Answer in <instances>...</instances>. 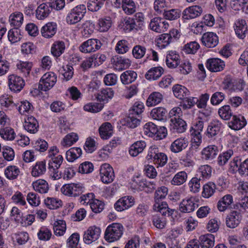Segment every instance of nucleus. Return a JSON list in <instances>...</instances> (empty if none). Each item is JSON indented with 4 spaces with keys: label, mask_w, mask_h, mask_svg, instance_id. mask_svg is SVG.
Segmentation results:
<instances>
[{
    "label": "nucleus",
    "mask_w": 248,
    "mask_h": 248,
    "mask_svg": "<svg viewBox=\"0 0 248 248\" xmlns=\"http://www.w3.org/2000/svg\"><path fill=\"white\" fill-rule=\"evenodd\" d=\"M124 231L123 226L118 223L109 225L105 232V240L109 242L117 241L122 237Z\"/></svg>",
    "instance_id": "f257e3e1"
},
{
    "label": "nucleus",
    "mask_w": 248,
    "mask_h": 248,
    "mask_svg": "<svg viewBox=\"0 0 248 248\" xmlns=\"http://www.w3.org/2000/svg\"><path fill=\"white\" fill-rule=\"evenodd\" d=\"M146 157L147 160L153 161L157 167L165 166L168 161L167 155L159 152L158 148L155 145L150 147Z\"/></svg>",
    "instance_id": "f03ea898"
},
{
    "label": "nucleus",
    "mask_w": 248,
    "mask_h": 248,
    "mask_svg": "<svg viewBox=\"0 0 248 248\" xmlns=\"http://www.w3.org/2000/svg\"><path fill=\"white\" fill-rule=\"evenodd\" d=\"M86 13V7L84 4H80L72 9L67 14L66 20L69 24H75L79 22Z\"/></svg>",
    "instance_id": "7ed1b4c3"
},
{
    "label": "nucleus",
    "mask_w": 248,
    "mask_h": 248,
    "mask_svg": "<svg viewBox=\"0 0 248 248\" xmlns=\"http://www.w3.org/2000/svg\"><path fill=\"white\" fill-rule=\"evenodd\" d=\"M57 80V75L52 72L45 73L40 80L38 89L41 91H47L51 89Z\"/></svg>",
    "instance_id": "20e7f679"
},
{
    "label": "nucleus",
    "mask_w": 248,
    "mask_h": 248,
    "mask_svg": "<svg viewBox=\"0 0 248 248\" xmlns=\"http://www.w3.org/2000/svg\"><path fill=\"white\" fill-rule=\"evenodd\" d=\"M63 160L62 155H58L56 157L49 159L48 162V172L49 176L53 180L60 179V174L59 169Z\"/></svg>",
    "instance_id": "39448f33"
},
{
    "label": "nucleus",
    "mask_w": 248,
    "mask_h": 248,
    "mask_svg": "<svg viewBox=\"0 0 248 248\" xmlns=\"http://www.w3.org/2000/svg\"><path fill=\"white\" fill-rule=\"evenodd\" d=\"M102 44L97 39H89L83 42L80 46L79 50L84 53H91L99 50Z\"/></svg>",
    "instance_id": "423d86ee"
},
{
    "label": "nucleus",
    "mask_w": 248,
    "mask_h": 248,
    "mask_svg": "<svg viewBox=\"0 0 248 248\" xmlns=\"http://www.w3.org/2000/svg\"><path fill=\"white\" fill-rule=\"evenodd\" d=\"M100 175L101 181L104 184L112 183L115 177L112 167L107 163H104L101 166Z\"/></svg>",
    "instance_id": "0eeeda50"
},
{
    "label": "nucleus",
    "mask_w": 248,
    "mask_h": 248,
    "mask_svg": "<svg viewBox=\"0 0 248 248\" xmlns=\"http://www.w3.org/2000/svg\"><path fill=\"white\" fill-rule=\"evenodd\" d=\"M84 187L80 184H69L64 185L61 188L62 192L65 195L76 197L82 193Z\"/></svg>",
    "instance_id": "6e6552de"
},
{
    "label": "nucleus",
    "mask_w": 248,
    "mask_h": 248,
    "mask_svg": "<svg viewBox=\"0 0 248 248\" xmlns=\"http://www.w3.org/2000/svg\"><path fill=\"white\" fill-rule=\"evenodd\" d=\"M242 216L240 212L233 210L229 213L225 218V224L228 228L234 229L241 223Z\"/></svg>",
    "instance_id": "1a4fd4ad"
},
{
    "label": "nucleus",
    "mask_w": 248,
    "mask_h": 248,
    "mask_svg": "<svg viewBox=\"0 0 248 248\" xmlns=\"http://www.w3.org/2000/svg\"><path fill=\"white\" fill-rule=\"evenodd\" d=\"M197 202L196 198L193 197L186 198L180 203L179 210L183 213L192 212L198 207Z\"/></svg>",
    "instance_id": "9d476101"
},
{
    "label": "nucleus",
    "mask_w": 248,
    "mask_h": 248,
    "mask_svg": "<svg viewBox=\"0 0 248 248\" xmlns=\"http://www.w3.org/2000/svg\"><path fill=\"white\" fill-rule=\"evenodd\" d=\"M101 233L100 228L95 226L90 227L84 232L83 235L84 242L87 244H90L92 242L97 240Z\"/></svg>",
    "instance_id": "9b49d317"
},
{
    "label": "nucleus",
    "mask_w": 248,
    "mask_h": 248,
    "mask_svg": "<svg viewBox=\"0 0 248 248\" xmlns=\"http://www.w3.org/2000/svg\"><path fill=\"white\" fill-rule=\"evenodd\" d=\"M8 86L10 89L15 93L20 92L25 86V81L20 77L16 75L8 76Z\"/></svg>",
    "instance_id": "f8f14e48"
},
{
    "label": "nucleus",
    "mask_w": 248,
    "mask_h": 248,
    "mask_svg": "<svg viewBox=\"0 0 248 248\" xmlns=\"http://www.w3.org/2000/svg\"><path fill=\"white\" fill-rule=\"evenodd\" d=\"M202 44L207 47H214L218 44V38L217 34L213 32L204 33L201 39Z\"/></svg>",
    "instance_id": "ddd939ff"
},
{
    "label": "nucleus",
    "mask_w": 248,
    "mask_h": 248,
    "mask_svg": "<svg viewBox=\"0 0 248 248\" xmlns=\"http://www.w3.org/2000/svg\"><path fill=\"white\" fill-rule=\"evenodd\" d=\"M134 202V199L132 197L124 196L116 202L114 207L117 211L121 212L132 207Z\"/></svg>",
    "instance_id": "4468645a"
},
{
    "label": "nucleus",
    "mask_w": 248,
    "mask_h": 248,
    "mask_svg": "<svg viewBox=\"0 0 248 248\" xmlns=\"http://www.w3.org/2000/svg\"><path fill=\"white\" fill-rule=\"evenodd\" d=\"M51 4L48 2L40 4L35 11V16L38 20H44L47 18L51 13Z\"/></svg>",
    "instance_id": "2eb2a0df"
},
{
    "label": "nucleus",
    "mask_w": 248,
    "mask_h": 248,
    "mask_svg": "<svg viewBox=\"0 0 248 248\" xmlns=\"http://www.w3.org/2000/svg\"><path fill=\"white\" fill-rule=\"evenodd\" d=\"M225 62L218 58H211L206 62L207 68L213 72H220L223 70L225 67Z\"/></svg>",
    "instance_id": "dca6fc26"
},
{
    "label": "nucleus",
    "mask_w": 248,
    "mask_h": 248,
    "mask_svg": "<svg viewBox=\"0 0 248 248\" xmlns=\"http://www.w3.org/2000/svg\"><path fill=\"white\" fill-rule=\"evenodd\" d=\"M247 124V121L243 116L233 115L232 120L228 123V126L232 130H239L244 127Z\"/></svg>",
    "instance_id": "f3484780"
},
{
    "label": "nucleus",
    "mask_w": 248,
    "mask_h": 248,
    "mask_svg": "<svg viewBox=\"0 0 248 248\" xmlns=\"http://www.w3.org/2000/svg\"><path fill=\"white\" fill-rule=\"evenodd\" d=\"M202 12V8L198 5L189 7L183 12L184 18L186 19H192L200 16Z\"/></svg>",
    "instance_id": "a211bd4d"
},
{
    "label": "nucleus",
    "mask_w": 248,
    "mask_h": 248,
    "mask_svg": "<svg viewBox=\"0 0 248 248\" xmlns=\"http://www.w3.org/2000/svg\"><path fill=\"white\" fill-rule=\"evenodd\" d=\"M166 63L168 67L174 68L180 63V56L175 51H170L166 56Z\"/></svg>",
    "instance_id": "6ab92c4d"
},
{
    "label": "nucleus",
    "mask_w": 248,
    "mask_h": 248,
    "mask_svg": "<svg viewBox=\"0 0 248 248\" xmlns=\"http://www.w3.org/2000/svg\"><path fill=\"white\" fill-rule=\"evenodd\" d=\"M57 26L55 22H48L44 25L41 30L42 35L46 38L53 36L56 33Z\"/></svg>",
    "instance_id": "aec40b11"
},
{
    "label": "nucleus",
    "mask_w": 248,
    "mask_h": 248,
    "mask_svg": "<svg viewBox=\"0 0 248 248\" xmlns=\"http://www.w3.org/2000/svg\"><path fill=\"white\" fill-rule=\"evenodd\" d=\"M222 123L220 121L215 120L211 122L207 129L206 135L209 138H212L217 135L221 130Z\"/></svg>",
    "instance_id": "412c9836"
},
{
    "label": "nucleus",
    "mask_w": 248,
    "mask_h": 248,
    "mask_svg": "<svg viewBox=\"0 0 248 248\" xmlns=\"http://www.w3.org/2000/svg\"><path fill=\"white\" fill-rule=\"evenodd\" d=\"M188 144V141L187 139L185 138H178L171 143L170 149L173 153H179L186 148Z\"/></svg>",
    "instance_id": "4be33fe9"
},
{
    "label": "nucleus",
    "mask_w": 248,
    "mask_h": 248,
    "mask_svg": "<svg viewBox=\"0 0 248 248\" xmlns=\"http://www.w3.org/2000/svg\"><path fill=\"white\" fill-rule=\"evenodd\" d=\"M153 209L155 211L159 212L163 215H168V216L171 215L174 212L173 210L168 208L166 202L161 201H155Z\"/></svg>",
    "instance_id": "5701e85b"
},
{
    "label": "nucleus",
    "mask_w": 248,
    "mask_h": 248,
    "mask_svg": "<svg viewBox=\"0 0 248 248\" xmlns=\"http://www.w3.org/2000/svg\"><path fill=\"white\" fill-rule=\"evenodd\" d=\"M24 127L28 132L34 134L38 131L39 124L34 117H28L25 119Z\"/></svg>",
    "instance_id": "b1692460"
},
{
    "label": "nucleus",
    "mask_w": 248,
    "mask_h": 248,
    "mask_svg": "<svg viewBox=\"0 0 248 248\" xmlns=\"http://www.w3.org/2000/svg\"><path fill=\"white\" fill-rule=\"evenodd\" d=\"M219 150L216 145H209L204 148L202 152V158L205 160H212L218 154Z\"/></svg>",
    "instance_id": "393cba45"
},
{
    "label": "nucleus",
    "mask_w": 248,
    "mask_h": 248,
    "mask_svg": "<svg viewBox=\"0 0 248 248\" xmlns=\"http://www.w3.org/2000/svg\"><path fill=\"white\" fill-rule=\"evenodd\" d=\"M24 16L20 12H15L10 15L9 21L11 26L18 28L20 27L23 22Z\"/></svg>",
    "instance_id": "a878e982"
},
{
    "label": "nucleus",
    "mask_w": 248,
    "mask_h": 248,
    "mask_svg": "<svg viewBox=\"0 0 248 248\" xmlns=\"http://www.w3.org/2000/svg\"><path fill=\"white\" fill-rule=\"evenodd\" d=\"M198 241L202 248H212L214 245L215 238L212 234L208 233L201 235Z\"/></svg>",
    "instance_id": "bb28decb"
},
{
    "label": "nucleus",
    "mask_w": 248,
    "mask_h": 248,
    "mask_svg": "<svg viewBox=\"0 0 248 248\" xmlns=\"http://www.w3.org/2000/svg\"><path fill=\"white\" fill-rule=\"evenodd\" d=\"M145 141L139 140L134 142L129 148V153L132 156H136L142 153L146 147Z\"/></svg>",
    "instance_id": "cd10ccee"
},
{
    "label": "nucleus",
    "mask_w": 248,
    "mask_h": 248,
    "mask_svg": "<svg viewBox=\"0 0 248 248\" xmlns=\"http://www.w3.org/2000/svg\"><path fill=\"white\" fill-rule=\"evenodd\" d=\"M99 133L103 139H108L111 136L113 133L112 125L108 122L103 123L99 128Z\"/></svg>",
    "instance_id": "c85d7f7f"
},
{
    "label": "nucleus",
    "mask_w": 248,
    "mask_h": 248,
    "mask_svg": "<svg viewBox=\"0 0 248 248\" xmlns=\"http://www.w3.org/2000/svg\"><path fill=\"white\" fill-rule=\"evenodd\" d=\"M212 168L208 165L201 166L197 172V175L203 181L208 179L211 176Z\"/></svg>",
    "instance_id": "c756f323"
},
{
    "label": "nucleus",
    "mask_w": 248,
    "mask_h": 248,
    "mask_svg": "<svg viewBox=\"0 0 248 248\" xmlns=\"http://www.w3.org/2000/svg\"><path fill=\"white\" fill-rule=\"evenodd\" d=\"M172 129L177 133H183L186 129L187 124L185 121L181 119L171 118Z\"/></svg>",
    "instance_id": "7c9ffc66"
},
{
    "label": "nucleus",
    "mask_w": 248,
    "mask_h": 248,
    "mask_svg": "<svg viewBox=\"0 0 248 248\" xmlns=\"http://www.w3.org/2000/svg\"><path fill=\"white\" fill-rule=\"evenodd\" d=\"M233 198L231 195L228 194L223 197L217 202V207L220 212H224L232 203Z\"/></svg>",
    "instance_id": "2f4dec72"
},
{
    "label": "nucleus",
    "mask_w": 248,
    "mask_h": 248,
    "mask_svg": "<svg viewBox=\"0 0 248 248\" xmlns=\"http://www.w3.org/2000/svg\"><path fill=\"white\" fill-rule=\"evenodd\" d=\"M46 171V164L45 161H38L32 166L31 175L33 177H39Z\"/></svg>",
    "instance_id": "473e14b6"
},
{
    "label": "nucleus",
    "mask_w": 248,
    "mask_h": 248,
    "mask_svg": "<svg viewBox=\"0 0 248 248\" xmlns=\"http://www.w3.org/2000/svg\"><path fill=\"white\" fill-rule=\"evenodd\" d=\"M174 95L179 99H183L189 94V91L185 86L180 85H174L172 87Z\"/></svg>",
    "instance_id": "72a5a7b5"
},
{
    "label": "nucleus",
    "mask_w": 248,
    "mask_h": 248,
    "mask_svg": "<svg viewBox=\"0 0 248 248\" xmlns=\"http://www.w3.org/2000/svg\"><path fill=\"white\" fill-rule=\"evenodd\" d=\"M137 74L134 71L127 70L123 73L121 76V81L123 84H128L135 81Z\"/></svg>",
    "instance_id": "f704fd0d"
},
{
    "label": "nucleus",
    "mask_w": 248,
    "mask_h": 248,
    "mask_svg": "<svg viewBox=\"0 0 248 248\" xmlns=\"http://www.w3.org/2000/svg\"><path fill=\"white\" fill-rule=\"evenodd\" d=\"M78 140V136L75 133H71L66 135L61 142V145L63 147H68L76 143Z\"/></svg>",
    "instance_id": "c9c22d12"
},
{
    "label": "nucleus",
    "mask_w": 248,
    "mask_h": 248,
    "mask_svg": "<svg viewBox=\"0 0 248 248\" xmlns=\"http://www.w3.org/2000/svg\"><path fill=\"white\" fill-rule=\"evenodd\" d=\"M163 69L161 67H153L148 71L145 78L148 80H156L163 73Z\"/></svg>",
    "instance_id": "e433bc0d"
},
{
    "label": "nucleus",
    "mask_w": 248,
    "mask_h": 248,
    "mask_svg": "<svg viewBox=\"0 0 248 248\" xmlns=\"http://www.w3.org/2000/svg\"><path fill=\"white\" fill-rule=\"evenodd\" d=\"M32 186L35 191L40 193H46L49 189L47 183L43 179H39L33 182Z\"/></svg>",
    "instance_id": "4c0bfd02"
},
{
    "label": "nucleus",
    "mask_w": 248,
    "mask_h": 248,
    "mask_svg": "<svg viewBox=\"0 0 248 248\" xmlns=\"http://www.w3.org/2000/svg\"><path fill=\"white\" fill-rule=\"evenodd\" d=\"M65 48V44L63 42L56 41L52 46L51 52L54 57H58L64 52Z\"/></svg>",
    "instance_id": "58836bf2"
},
{
    "label": "nucleus",
    "mask_w": 248,
    "mask_h": 248,
    "mask_svg": "<svg viewBox=\"0 0 248 248\" xmlns=\"http://www.w3.org/2000/svg\"><path fill=\"white\" fill-rule=\"evenodd\" d=\"M187 179V173L185 171H181L175 174L170 183L174 186H180L184 184Z\"/></svg>",
    "instance_id": "ea45409f"
},
{
    "label": "nucleus",
    "mask_w": 248,
    "mask_h": 248,
    "mask_svg": "<svg viewBox=\"0 0 248 248\" xmlns=\"http://www.w3.org/2000/svg\"><path fill=\"white\" fill-rule=\"evenodd\" d=\"M20 171L19 168L16 166H9L4 171L6 177L9 180H14L17 178Z\"/></svg>",
    "instance_id": "a19ab883"
},
{
    "label": "nucleus",
    "mask_w": 248,
    "mask_h": 248,
    "mask_svg": "<svg viewBox=\"0 0 248 248\" xmlns=\"http://www.w3.org/2000/svg\"><path fill=\"white\" fill-rule=\"evenodd\" d=\"M98 30L100 32L107 31L111 26V18L109 16L101 18L98 20Z\"/></svg>",
    "instance_id": "79ce46f5"
},
{
    "label": "nucleus",
    "mask_w": 248,
    "mask_h": 248,
    "mask_svg": "<svg viewBox=\"0 0 248 248\" xmlns=\"http://www.w3.org/2000/svg\"><path fill=\"white\" fill-rule=\"evenodd\" d=\"M82 154V150L80 148L73 147L70 148L66 153V157L69 162H73L79 157Z\"/></svg>",
    "instance_id": "37998d69"
},
{
    "label": "nucleus",
    "mask_w": 248,
    "mask_h": 248,
    "mask_svg": "<svg viewBox=\"0 0 248 248\" xmlns=\"http://www.w3.org/2000/svg\"><path fill=\"white\" fill-rule=\"evenodd\" d=\"M115 68L119 70H122L128 68L131 65V61L127 58L122 57H117L114 61Z\"/></svg>",
    "instance_id": "c03bdc74"
},
{
    "label": "nucleus",
    "mask_w": 248,
    "mask_h": 248,
    "mask_svg": "<svg viewBox=\"0 0 248 248\" xmlns=\"http://www.w3.org/2000/svg\"><path fill=\"white\" fill-rule=\"evenodd\" d=\"M66 229V223L64 220H59L54 223V232L57 236H60L63 235L65 232Z\"/></svg>",
    "instance_id": "a18cd8bd"
},
{
    "label": "nucleus",
    "mask_w": 248,
    "mask_h": 248,
    "mask_svg": "<svg viewBox=\"0 0 248 248\" xmlns=\"http://www.w3.org/2000/svg\"><path fill=\"white\" fill-rule=\"evenodd\" d=\"M163 99V95L159 92H154L148 97L146 104L147 106H155L161 102Z\"/></svg>",
    "instance_id": "49530a36"
},
{
    "label": "nucleus",
    "mask_w": 248,
    "mask_h": 248,
    "mask_svg": "<svg viewBox=\"0 0 248 248\" xmlns=\"http://www.w3.org/2000/svg\"><path fill=\"white\" fill-rule=\"evenodd\" d=\"M167 111L162 107H157L154 108L151 112L152 117L156 120H164L166 116Z\"/></svg>",
    "instance_id": "de8ad7c7"
},
{
    "label": "nucleus",
    "mask_w": 248,
    "mask_h": 248,
    "mask_svg": "<svg viewBox=\"0 0 248 248\" xmlns=\"http://www.w3.org/2000/svg\"><path fill=\"white\" fill-rule=\"evenodd\" d=\"M218 114L224 120H230L233 115V112L229 105H224L218 109Z\"/></svg>",
    "instance_id": "09e8293b"
},
{
    "label": "nucleus",
    "mask_w": 248,
    "mask_h": 248,
    "mask_svg": "<svg viewBox=\"0 0 248 248\" xmlns=\"http://www.w3.org/2000/svg\"><path fill=\"white\" fill-rule=\"evenodd\" d=\"M216 185L212 182H208L203 186L202 196L205 198H208L212 196L215 192Z\"/></svg>",
    "instance_id": "8fccbe9b"
},
{
    "label": "nucleus",
    "mask_w": 248,
    "mask_h": 248,
    "mask_svg": "<svg viewBox=\"0 0 248 248\" xmlns=\"http://www.w3.org/2000/svg\"><path fill=\"white\" fill-rule=\"evenodd\" d=\"M163 15L164 18L167 20H174L180 17L181 13L178 9H171L164 10Z\"/></svg>",
    "instance_id": "3c124183"
},
{
    "label": "nucleus",
    "mask_w": 248,
    "mask_h": 248,
    "mask_svg": "<svg viewBox=\"0 0 248 248\" xmlns=\"http://www.w3.org/2000/svg\"><path fill=\"white\" fill-rule=\"evenodd\" d=\"M0 135L4 140H12L15 139L16 134L14 129L8 125L0 130Z\"/></svg>",
    "instance_id": "603ef678"
},
{
    "label": "nucleus",
    "mask_w": 248,
    "mask_h": 248,
    "mask_svg": "<svg viewBox=\"0 0 248 248\" xmlns=\"http://www.w3.org/2000/svg\"><path fill=\"white\" fill-rule=\"evenodd\" d=\"M201 181H203L200 178L195 175L189 182L188 186L191 192L193 193L198 192L201 189Z\"/></svg>",
    "instance_id": "864d4df0"
},
{
    "label": "nucleus",
    "mask_w": 248,
    "mask_h": 248,
    "mask_svg": "<svg viewBox=\"0 0 248 248\" xmlns=\"http://www.w3.org/2000/svg\"><path fill=\"white\" fill-rule=\"evenodd\" d=\"M113 94V92L111 89H103L98 94L97 99L100 102L107 101L108 99L112 98Z\"/></svg>",
    "instance_id": "5fc2aeb1"
},
{
    "label": "nucleus",
    "mask_w": 248,
    "mask_h": 248,
    "mask_svg": "<svg viewBox=\"0 0 248 248\" xmlns=\"http://www.w3.org/2000/svg\"><path fill=\"white\" fill-rule=\"evenodd\" d=\"M233 155V152L231 149L220 154L217 158V164L220 166L224 165Z\"/></svg>",
    "instance_id": "6e6d98bb"
},
{
    "label": "nucleus",
    "mask_w": 248,
    "mask_h": 248,
    "mask_svg": "<svg viewBox=\"0 0 248 248\" xmlns=\"http://www.w3.org/2000/svg\"><path fill=\"white\" fill-rule=\"evenodd\" d=\"M139 118L129 113V115L124 119V124L130 128H135L140 124Z\"/></svg>",
    "instance_id": "4d7b16f0"
},
{
    "label": "nucleus",
    "mask_w": 248,
    "mask_h": 248,
    "mask_svg": "<svg viewBox=\"0 0 248 248\" xmlns=\"http://www.w3.org/2000/svg\"><path fill=\"white\" fill-rule=\"evenodd\" d=\"M8 37L9 41L12 44L19 41L21 38L20 31L16 28L11 29L8 31Z\"/></svg>",
    "instance_id": "13d9d810"
},
{
    "label": "nucleus",
    "mask_w": 248,
    "mask_h": 248,
    "mask_svg": "<svg viewBox=\"0 0 248 248\" xmlns=\"http://www.w3.org/2000/svg\"><path fill=\"white\" fill-rule=\"evenodd\" d=\"M122 9L127 15H131L136 11V5L133 0H124Z\"/></svg>",
    "instance_id": "bf43d9fd"
},
{
    "label": "nucleus",
    "mask_w": 248,
    "mask_h": 248,
    "mask_svg": "<svg viewBox=\"0 0 248 248\" xmlns=\"http://www.w3.org/2000/svg\"><path fill=\"white\" fill-rule=\"evenodd\" d=\"M17 69L23 73L25 76L29 75L32 66L31 62L20 61L17 64Z\"/></svg>",
    "instance_id": "052dcab7"
},
{
    "label": "nucleus",
    "mask_w": 248,
    "mask_h": 248,
    "mask_svg": "<svg viewBox=\"0 0 248 248\" xmlns=\"http://www.w3.org/2000/svg\"><path fill=\"white\" fill-rule=\"evenodd\" d=\"M143 130L145 135L154 138L155 135V133L157 131V127L154 123L149 122L144 125Z\"/></svg>",
    "instance_id": "680f3d73"
},
{
    "label": "nucleus",
    "mask_w": 248,
    "mask_h": 248,
    "mask_svg": "<svg viewBox=\"0 0 248 248\" xmlns=\"http://www.w3.org/2000/svg\"><path fill=\"white\" fill-rule=\"evenodd\" d=\"M103 108V105L102 104L91 102L84 105L83 108L86 111L97 113L101 110Z\"/></svg>",
    "instance_id": "e2e57ef3"
},
{
    "label": "nucleus",
    "mask_w": 248,
    "mask_h": 248,
    "mask_svg": "<svg viewBox=\"0 0 248 248\" xmlns=\"http://www.w3.org/2000/svg\"><path fill=\"white\" fill-rule=\"evenodd\" d=\"M199 48V44L196 41H193L186 44L183 47V50L187 54H194L197 52Z\"/></svg>",
    "instance_id": "0e129e2a"
},
{
    "label": "nucleus",
    "mask_w": 248,
    "mask_h": 248,
    "mask_svg": "<svg viewBox=\"0 0 248 248\" xmlns=\"http://www.w3.org/2000/svg\"><path fill=\"white\" fill-rule=\"evenodd\" d=\"M146 48L142 45H136L134 46L132 49V55L133 57L137 59H141L145 55Z\"/></svg>",
    "instance_id": "69168bd1"
},
{
    "label": "nucleus",
    "mask_w": 248,
    "mask_h": 248,
    "mask_svg": "<svg viewBox=\"0 0 248 248\" xmlns=\"http://www.w3.org/2000/svg\"><path fill=\"white\" fill-rule=\"evenodd\" d=\"M46 205L50 209H55L62 205V201L55 198L47 197L44 201Z\"/></svg>",
    "instance_id": "338daca9"
},
{
    "label": "nucleus",
    "mask_w": 248,
    "mask_h": 248,
    "mask_svg": "<svg viewBox=\"0 0 248 248\" xmlns=\"http://www.w3.org/2000/svg\"><path fill=\"white\" fill-rule=\"evenodd\" d=\"M151 30L157 32H163L162 27V18L160 17H155L152 19L150 24Z\"/></svg>",
    "instance_id": "774afa93"
}]
</instances>
